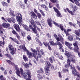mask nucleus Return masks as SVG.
Here are the masks:
<instances>
[{"label":"nucleus","mask_w":80,"mask_h":80,"mask_svg":"<svg viewBox=\"0 0 80 80\" xmlns=\"http://www.w3.org/2000/svg\"><path fill=\"white\" fill-rule=\"evenodd\" d=\"M38 58H41L42 57V54L43 55L44 54V52H43V50L42 49H41L40 51L39 50H38Z\"/></svg>","instance_id":"obj_13"},{"label":"nucleus","mask_w":80,"mask_h":80,"mask_svg":"<svg viewBox=\"0 0 80 80\" xmlns=\"http://www.w3.org/2000/svg\"><path fill=\"white\" fill-rule=\"evenodd\" d=\"M53 23L55 24V25L56 26H57L58 27V23H56V22H55V21H53Z\"/></svg>","instance_id":"obj_61"},{"label":"nucleus","mask_w":80,"mask_h":80,"mask_svg":"<svg viewBox=\"0 0 80 80\" xmlns=\"http://www.w3.org/2000/svg\"><path fill=\"white\" fill-rule=\"evenodd\" d=\"M6 61L8 62L9 64L10 65H12V66H14L15 67V69L16 70H18V68L17 65H16L13 63V62H11L10 60H7Z\"/></svg>","instance_id":"obj_12"},{"label":"nucleus","mask_w":80,"mask_h":80,"mask_svg":"<svg viewBox=\"0 0 80 80\" xmlns=\"http://www.w3.org/2000/svg\"><path fill=\"white\" fill-rule=\"evenodd\" d=\"M9 49L10 50V53H11V54L13 55H15L16 53V50L15 48H13V46H12V45H10L8 46Z\"/></svg>","instance_id":"obj_6"},{"label":"nucleus","mask_w":80,"mask_h":80,"mask_svg":"<svg viewBox=\"0 0 80 80\" xmlns=\"http://www.w3.org/2000/svg\"><path fill=\"white\" fill-rule=\"evenodd\" d=\"M65 44L67 47H68L69 49H70V50H73V48L72 47V44L67 41L65 42Z\"/></svg>","instance_id":"obj_9"},{"label":"nucleus","mask_w":80,"mask_h":80,"mask_svg":"<svg viewBox=\"0 0 80 80\" xmlns=\"http://www.w3.org/2000/svg\"><path fill=\"white\" fill-rule=\"evenodd\" d=\"M19 48H22L24 52H27V53L28 55H29V57H32V52H29L27 48L25 47V46H23L22 45H21L19 46Z\"/></svg>","instance_id":"obj_5"},{"label":"nucleus","mask_w":80,"mask_h":80,"mask_svg":"<svg viewBox=\"0 0 80 80\" xmlns=\"http://www.w3.org/2000/svg\"><path fill=\"white\" fill-rule=\"evenodd\" d=\"M60 27L61 30H62V31H63L64 29H63V27L62 25L60 24Z\"/></svg>","instance_id":"obj_42"},{"label":"nucleus","mask_w":80,"mask_h":80,"mask_svg":"<svg viewBox=\"0 0 80 80\" xmlns=\"http://www.w3.org/2000/svg\"><path fill=\"white\" fill-rule=\"evenodd\" d=\"M5 56L7 57H8V58H10V57H11V55L8 53L5 54Z\"/></svg>","instance_id":"obj_37"},{"label":"nucleus","mask_w":80,"mask_h":80,"mask_svg":"<svg viewBox=\"0 0 80 80\" xmlns=\"http://www.w3.org/2000/svg\"><path fill=\"white\" fill-rule=\"evenodd\" d=\"M77 42H75L73 43V45H74V48H73V50L75 52H78V50H79V48H78V47L77 44Z\"/></svg>","instance_id":"obj_8"},{"label":"nucleus","mask_w":80,"mask_h":80,"mask_svg":"<svg viewBox=\"0 0 80 80\" xmlns=\"http://www.w3.org/2000/svg\"><path fill=\"white\" fill-rule=\"evenodd\" d=\"M37 77L38 78V79L40 80L41 79H42L43 78V77L41 76L40 74H38L37 75Z\"/></svg>","instance_id":"obj_32"},{"label":"nucleus","mask_w":80,"mask_h":80,"mask_svg":"<svg viewBox=\"0 0 80 80\" xmlns=\"http://www.w3.org/2000/svg\"><path fill=\"white\" fill-rule=\"evenodd\" d=\"M79 40L80 41V38H79L78 37H77L76 36V37H75V38L74 39V40L76 41L77 40Z\"/></svg>","instance_id":"obj_55"},{"label":"nucleus","mask_w":80,"mask_h":80,"mask_svg":"<svg viewBox=\"0 0 80 80\" xmlns=\"http://www.w3.org/2000/svg\"><path fill=\"white\" fill-rule=\"evenodd\" d=\"M74 1L76 5H78L79 3L78 2L80 1V0H74Z\"/></svg>","instance_id":"obj_38"},{"label":"nucleus","mask_w":80,"mask_h":80,"mask_svg":"<svg viewBox=\"0 0 80 80\" xmlns=\"http://www.w3.org/2000/svg\"><path fill=\"white\" fill-rule=\"evenodd\" d=\"M2 5L4 7H6V6H8V4L7 2H1Z\"/></svg>","instance_id":"obj_25"},{"label":"nucleus","mask_w":80,"mask_h":80,"mask_svg":"<svg viewBox=\"0 0 80 80\" xmlns=\"http://www.w3.org/2000/svg\"><path fill=\"white\" fill-rule=\"evenodd\" d=\"M54 55L55 56H56V57H58L60 56V54L59 53H58L57 52H54Z\"/></svg>","instance_id":"obj_27"},{"label":"nucleus","mask_w":80,"mask_h":80,"mask_svg":"<svg viewBox=\"0 0 80 80\" xmlns=\"http://www.w3.org/2000/svg\"><path fill=\"white\" fill-rule=\"evenodd\" d=\"M2 26L3 27L5 28H9V27H10V25L9 23L5 22L2 24Z\"/></svg>","instance_id":"obj_14"},{"label":"nucleus","mask_w":80,"mask_h":80,"mask_svg":"<svg viewBox=\"0 0 80 80\" xmlns=\"http://www.w3.org/2000/svg\"><path fill=\"white\" fill-rule=\"evenodd\" d=\"M56 40H57L58 42H60V38L59 37L57 38H56Z\"/></svg>","instance_id":"obj_56"},{"label":"nucleus","mask_w":80,"mask_h":80,"mask_svg":"<svg viewBox=\"0 0 80 80\" xmlns=\"http://www.w3.org/2000/svg\"><path fill=\"white\" fill-rule=\"evenodd\" d=\"M41 6L42 7V8H45V7H46V6H45V5L42 4L41 5Z\"/></svg>","instance_id":"obj_64"},{"label":"nucleus","mask_w":80,"mask_h":80,"mask_svg":"<svg viewBox=\"0 0 80 80\" xmlns=\"http://www.w3.org/2000/svg\"><path fill=\"white\" fill-rule=\"evenodd\" d=\"M71 69L72 70V74H73V75H74V76H76V75H77L78 73L77 72V71H76V70L75 69V67L71 68Z\"/></svg>","instance_id":"obj_16"},{"label":"nucleus","mask_w":80,"mask_h":80,"mask_svg":"<svg viewBox=\"0 0 80 80\" xmlns=\"http://www.w3.org/2000/svg\"><path fill=\"white\" fill-rule=\"evenodd\" d=\"M15 35L17 38H18V39H19V38H20V35H18V34L17 33Z\"/></svg>","instance_id":"obj_60"},{"label":"nucleus","mask_w":80,"mask_h":80,"mask_svg":"<svg viewBox=\"0 0 80 80\" xmlns=\"http://www.w3.org/2000/svg\"><path fill=\"white\" fill-rule=\"evenodd\" d=\"M35 14V13L33 12H31V16H33V15H34Z\"/></svg>","instance_id":"obj_59"},{"label":"nucleus","mask_w":80,"mask_h":80,"mask_svg":"<svg viewBox=\"0 0 80 80\" xmlns=\"http://www.w3.org/2000/svg\"><path fill=\"white\" fill-rule=\"evenodd\" d=\"M16 73L17 75H18L19 77H21V76H20V71H19L18 69H17V71L16 72Z\"/></svg>","instance_id":"obj_23"},{"label":"nucleus","mask_w":80,"mask_h":80,"mask_svg":"<svg viewBox=\"0 0 80 80\" xmlns=\"http://www.w3.org/2000/svg\"><path fill=\"white\" fill-rule=\"evenodd\" d=\"M53 60H54V57L53 56H52L49 58V60L51 63H53Z\"/></svg>","instance_id":"obj_26"},{"label":"nucleus","mask_w":80,"mask_h":80,"mask_svg":"<svg viewBox=\"0 0 80 80\" xmlns=\"http://www.w3.org/2000/svg\"><path fill=\"white\" fill-rule=\"evenodd\" d=\"M62 71L63 72H68V69H65V68L63 69Z\"/></svg>","instance_id":"obj_47"},{"label":"nucleus","mask_w":80,"mask_h":80,"mask_svg":"<svg viewBox=\"0 0 80 80\" xmlns=\"http://www.w3.org/2000/svg\"><path fill=\"white\" fill-rule=\"evenodd\" d=\"M64 32L65 33H66V35L67 37H68H68H69V36H70V34H69V33L68 32H66V31H64Z\"/></svg>","instance_id":"obj_39"},{"label":"nucleus","mask_w":80,"mask_h":80,"mask_svg":"<svg viewBox=\"0 0 80 80\" xmlns=\"http://www.w3.org/2000/svg\"><path fill=\"white\" fill-rule=\"evenodd\" d=\"M67 64H66L65 65V67L67 68H68V67H70V59L69 58H67Z\"/></svg>","instance_id":"obj_18"},{"label":"nucleus","mask_w":80,"mask_h":80,"mask_svg":"<svg viewBox=\"0 0 80 80\" xmlns=\"http://www.w3.org/2000/svg\"><path fill=\"white\" fill-rule=\"evenodd\" d=\"M47 21L48 25L49 26V27H52V19L51 18H48V19Z\"/></svg>","instance_id":"obj_15"},{"label":"nucleus","mask_w":80,"mask_h":80,"mask_svg":"<svg viewBox=\"0 0 80 80\" xmlns=\"http://www.w3.org/2000/svg\"><path fill=\"white\" fill-rule=\"evenodd\" d=\"M34 20H36L37 18V15L36 14H34V15L32 16Z\"/></svg>","instance_id":"obj_49"},{"label":"nucleus","mask_w":80,"mask_h":80,"mask_svg":"<svg viewBox=\"0 0 80 80\" xmlns=\"http://www.w3.org/2000/svg\"><path fill=\"white\" fill-rule=\"evenodd\" d=\"M74 33L77 36H78V37H80V34L79 32H78V30H75Z\"/></svg>","instance_id":"obj_24"},{"label":"nucleus","mask_w":80,"mask_h":80,"mask_svg":"<svg viewBox=\"0 0 80 80\" xmlns=\"http://www.w3.org/2000/svg\"><path fill=\"white\" fill-rule=\"evenodd\" d=\"M9 22V23H12V19H6V22Z\"/></svg>","instance_id":"obj_33"},{"label":"nucleus","mask_w":80,"mask_h":80,"mask_svg":"<svg viewBox=\"0 0 80 80\" xmlns=\"http://www.w3.org/2000/svg\"><path fill=\"white\" fill-rule=\"evenodd\" d=\"M58 74H59V77L61 78L62 77V75L61 74V72H58Z\"/></svg>","instance_id":"obj_57"},{"label":"nucleus","mask_w":80,"mask_h":80,"mask_svg":"<svg viewBox=\"0 0 80 80\" xmlns=\"http://www.w3.org/2000/svg\"><path fill=\"white\" fill-rule=\"evenodd\" d=\"M49 43L51 44V45H54L55 46V43L53 42L52 41H49Z\"/></svg>","instance_id":"obj_44"},{"label":"nucleus","mask_w":80,"mask_h":80,"mask_svg":"<svg viewBox=\"0 0 80 80\" xmlns=\"http://www.w3.org/2000/svg\"><path fill=\"white\" fill-rule=\"evenodd\" d=\"M29 22L30 23H31L32 25H33V26L32 25H30L29 26V28L30 29H32V30L35 33H37V30L36 29V23L34 22L33 19L31 18V19L29 20Z\"/></svg>","instance_id":"obj_2"},{"label":"nucleus","mask_w":80,"mask_h":80,"mask_svg":"<svg viewBox=\"0 0 80 80\" xmlns=\"http://www.w3.org/2000/svg\"><path fill=\"white\" fill-rule=\"evenodd\" d=\"M27 39L28 40H29V41L32 40L31 37H30V36L28 35L27 36Z\"/></svg>","instance_id":"obj_48"},{"label":"nucleus","mask_w":80,"mask_h":80,"mask_svg":"<svg viewBox=\"0 0 80 80\" xmlns=\"http://www.w3.org/2000/svg\"><path fill=\"white\" fill-rule=\"evenodd\" d=\"M12 41L13 42H14L15 43H17V44H18V42L17 40L15 38H12Z\"/></svg>","instance_id":"obj_31"},{"label":"nucleus","mask_w":80,"mask_h":80,"mask_svg":"<svg viewBox=\"0 0 80 80\" xmlns=\"http://www.w3.org/2000/svg\"><path fill=\"white\" fill-rule=\"evenodd\" d=\"M45 63L46 65H47L46 66L48 67H51L52 66V65L50 63V62L48 61H46L45 62Z\"/></svg>","instance_id":"obj_22"},{"label":"nucleus","mask_w":80,"mask_h":80,"mask_svg":"<svg viewBox=\"0 0 80 80\" xmlns=\"http://www.w3.org/2000/svg\"><path fill=\"white\" fill-rule=\"evenodd\" d=\"M40 73H41L42 74H43L44 73V72H43V69L42 68H40Z\"/></svg>","instance_id":"obj_41"},{"label":"nucleus","mask_w":80,"mask_h":80,"mask_svg":"<svg viewBox=\"0 0 80 80\" xmlns=\"http://www.w3.org/2000/svg\"><path fill=\"white\" fill-rule=\"evenodd\" d=\"M14 13V11H10V14L11 15H13V13Z\"/></svg>","instance_id":"obj_54"},{"label":"nucleus","mask_w":80,"mask_h":80,"mask_svg":"<svg viewBox=\"0 0 80 80\" xmlns=\"http://www.w3.org/2000/svg\"><path fill=\"white\" fill-rule=\"evenodd\" d=\"M65 55L67 56V58H69L70 60V62L71 61L72 63H75V60L74 59V54L73 52H70L66 51L65 52Z\"/></svg>","instance_id":"obj_3"},{"label":"nucleus","mask_w":80,"mask_h":80,"mask_svg":"<svg viewBox=\"0 0 80 80\" xmlns=\"http://www.w3.org/2000/svg\"><path fill=\"white\" fill-rule=\"evenodd\" d=\"M12 41L13 42H14L15 43H17V44H18V42L17 40L15 38H12Z\"/></svg>","instance_id":"obj_30"},{"label":"nucleus","mask_w":80,"mask_h":80,"mask_svg":"<svg viewBox=\"0 0 80 80\" xmlns=\"http://www.w3.org/2000/svg\"><path fill=\"white\" fill-rule=\"evenodd\" d=\"M0 79L1 80H6V79L5 78H3V76L1 75L0 76Z\"/></svg>","instance_id":"obj_45"},{"label":"nucleus","mask_w":80,"mask_h":80,"mask_svg":"<svg viewBox=\"0 0 80 80\" xmlns=\"http://www.w3.org/2000/svg\"><path fill=\"white\" fill-rule=\"evenodd\" d=\"M63 38L62 37L60 38V41L61 42H62L63 41Z\"/></svg>","instance_id":"obj_58"},{"label":"nucleus","mask_w":80,"mask_h":80,"mask_svg":"<svg viewBox=\"0 0 80 80\" xmlns=\"http://www.w3.org/2000/svg\"><path fill=\"white\" fill-rule=\"evenodd\" d=\"M40 12L41 14H42V15H43V17H45V13H44V12H43V11H42V10H40Z\"/></svg>","instance_id":"obj_46"},{"label":"nucleus","mask_w":80,"mask_h":80,"mask_svg":"<svg viewBox=\"0 0 80 80\" xmlns=\"http://www.w3.org/2000/svg\"><path fill=\"white\" fill-rule=\"evenodd\" d=\"M50 1L52 3H57V0H50Z\"/></svg>","instance_id":"obj_52"},{"label":"nucleus","mask_w":80,"mask_h":80,"mask_svg":"<svg viewBox=\"0 0 80 80\" xmlns=\"http://www.w3.org/2000/svg\"><path fill=\"white\" fill-rule=\"evenodd\" d=\"M43 44L45 46V47H48V48L49 50H52V49H51V47H50L49 43H46L45 42H43Z\"/></svg>","instance_id":"obj_20"},{"label":"nucleus","mask_w":80,"mask_h":80,"mask_svg":"<svg viewBox=\"0 0 80 80\" xmlns=\"http://www.w3.org/2000/svg\"><path fill=\"white\" fill-rule=\"evenodd\" d=\"M72 8L73 10H74V11H76L77 10V7H76L75 6H73V7Z\"/></svg>","instance_id":"obj_43"},{"label":"nucleus","mask_w":80,"mask_h":80,"mask_svg":"<svg viewBox=\"0 0 80 80\" xmlns=\"http://www.w3.org/2000/svg\"><path fill=\"white\" fill-rule=\"evenodd\" d=\"M66 10H67L68 11V12H69V13H71L72 15H73V13L72 12V11L70 10H69L68 8H66Z\"/></svg>","instance_id":"obj_28"},{"label":"nucleus","mask_w":80,"mask_h":80,"mask_svg":"<svg viewBox=\"0 0 80 80\" xmlns=\"http://www.w3.org/2000/svg\"><path fill=\"white\" fill-rule=\"evenodd\" d=\"M46 35L47 37L48 38H51V36H50V34L48 33H47L46 34Z\"/></svg>","instance_id":"obj_50"},{"label":"nucleus","mask_w":80,"mask_h":80,"mask_svg":"<svg viewBox=\"0 0 80 80\" xmlns=\"http://www.w3.org/2000/svg\"><path fill=\"white\" fill-rule=\"evenodd\" d=\"M75 37H76V35H70L68 36V41H70V42H72L73 40L74 41H75V40H74L75 38Z\"/></svg>","instance_id":"obj_11"},{"label":"nucleus","mask_w":80,"mask_h":80,"mask_svg":"<svg viewBox=\"0 0 80 80\" xmlns=\"http://www.w3.org/2000/svg\"><path fill=\"white\" fill-rule=\"evenodd\" d=\"M24 67L25 68H28L29 67V65L28 63H26L24 65Z\"/></svg>","instance_id":"obj_40"},{"label":"nucleus","mask_w":80,"mask_h":80,"mask_svg":"<svg viewBox=\"0 0 80 80\" xmlns=\"http://www.w3.org/2000/svg\"><path fill=\"white\" fill-rule=\"evenodd\" d=\"M15 19L13 18H12V19H11V21L12 22H13V23H15Z\"/></svg>","instance_id":"obj_53"},{"label":"nucleus","mask_w":80,"mask_h":80,"mask_svg":"<svg viewBox=\"0 0 80 80\" xmlns=\"http://www.w3.org/2000/svg\"><path fill=\"white\" fill-rule=\"evenodd\" d=\"M36 22L37 25H40V26H41V24H40V22Z\"/></svg>","instance_id":"obj_62"},{"label":"nucleus","mask_w":80,"mask_h":80,"mask_svg":"<svg viewBox=\"0 0 80 80\" xmlns=\"http://www.w3.org/2000/svg\"><path fill=\"white\" fill-rule=\"evenodd\" d=\"M4 44L5 43L4 42H2V41H0V46H1V47H3L4 46Z\"/></svg>","instance_id":"obj_35"},{"label":"nucleus","mask_w":80,"mask_h":80,"mask_svg":"<svg viewBox=\"0 0 80 80\" xmlns=\"http://www.w3.org/2000/svg\"><path fill=\"white\" fill-rule=\"evenodd\" d=\"M37 15H38V18L40 19V18H41V14L39 13H37Z\"/></svg>","instance_id":"obj_51"},{"label":"nucleus","mask_w":80,"mask_h":80,"mask_svg":"<svg viewBox=\"0 0 80 80\" xmlns=\"http://www.w3.org/2000/svg\"><path fill=\"white\" fill-rule=\"evenodd\" d=\"M50 67L46 66L45 67V71H50V70H49V68Z\"/></svg>","instance_id":"obj_34"},{"label":"nucleus","mask_w":80,"mask_h":80,"mask_svg":"<svg viewBox=\"0 0 80 80\" xmlns=\"http://www.w3.org/2000/svg\"><path fill=\"white\" fill-rule=\"evenodd\" d=\"M45 73L47 75H49L50 71H45Z\"/></svg>","instance_id":"obj_36"},{"label":"nucleus","mask_w":80,"mask_h":80,"mask_svg":"<svg viewBox=\"0 0 80 80\" xmlns=\"http://www.w3.org/2000/svg\"><path fill=\"white\" fill-rule=\"evenodd\" d=\"M16 19L20 26L22 25V15L20 13H18L16 15Z\"/></svg>","instance_id":"obj_4"},{"label":"nucleus","mask_w":80,"mask_h":80,"mask_svg":"<svg viewBox=\"0 0 80 80\" xmlns=\"http://www.w3.org/2000/svg\"><path fill=\"white\" fill-rule=\"evenodd\" d=\"M53 9L55 12L57 13L56 14L57 17H62V15H61V14H60V11H59L55 7H54Z\"/></svg>","instance_id":"obj_10"},{"label":"nucleus","mask_w":80,"mask_h":80,"mask_svg":"<svg viewBox=\"0 0 80 80\" xmlns=\"http://www.w3.org/2000/svg\"><path fill=\"white\" fill-rule=\"evenodd\" d=\"M20 72H21V75L22 77H24V79L26 80H32L30 79V78H31V73H30V70L27 68H26L25 70V73L27 74L28 77H27V75H25V74L23 73V70L22 69V68H20Z\"/></svg>","instance_id":"obj_1"},{"label":"nucleus","mask_w":80,"mask_h":80,"mask_svg":"<svg viewBox=\"0 0 80 80\" xmlns=\"http://www.w3.org/2000/svg\"><path fill=\"white\" fill-rule=\"evenodd\" d=\"M58 45L60 47V48H59V49H61L62 47H63V46L61 44V43H60L59 41H57L56 43H54V45Z\"/></svg>","instance_id":"obj_17"},{"label":"nucleus","mask_w":80,"mask_h":80,"mask_svg":"<svg viewBox=\"0 0 80 80\" xmlns=\"http://www.w3.org/2000/svg\"><path fill=\"white\" fill-rule=\"evenodd\" d=\"M12 33H13V34H15V35H16V34H17V32H16V31H15V30H13L12 31Z\"/></svg>","instance_id":"obj_63"},{"label":"nucleus","mask_w":80,"mask_h":80,"mask_svg":"<svg viewBox=\"0 0 80 80\" xmlns=\"http://www.w3.org/2000/svg\"><path fill=\"white\" fill-rule=\"evenodd\" d=\"M13 26L17 31L18 32L20 31V28H19L18 24H14Z\"/></svg>","instance_id":"obj_19"},{"label":"nucleus","mask_w":80,"mask_h":80,"mask_svg":"<svg viewBox=\"0 0 80 80\" xmlns=\"http://www.w3.org/2000/svg\"><path fill=\"white\" fill-rule=\"evenodd\" d=\"M22 26L23 28L25 29L26 30L28 31V32H30V29L28 28V27H27V26L23 24Z\"/></svg>","instance_id":"obj_21"},{"label":"nucleus","mask_w":80,"mask_h":80,"mask_svg":"<svg viewBox=\"0 0 80 80\" xmlns=\"http://www.w3.org/2000/svg\"><path fill=\"white\" fill-rule=\"evenodd\" d=\"M23 58L24 60H25V61H28V58L25 55H23Z\"/></svg>","instance_id":"obj_29"},{"label":"nucleus","mask_w":80,"mask_h":80,"mask_svg":"<svg viewBox=\"0 0 80 80\" xmlns=\"http://www.w3.org/2000/svg\"><path fill=\"white\" fill-rule=\"evenodd\" d=\"M32 55L31 53V57H29V55H28L29 58H32V57H33L34 58L36 59L37 60H38V56H37V50L33 49L32 50Z\"/></svg>","instance_id":"obj_7"}]
</instances>
